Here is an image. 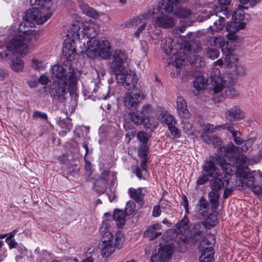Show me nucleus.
<instances>
[{
	"label": "nucleus",
	"instance_id": "obj_1",
	"mask_svg": "<svg viewBox=\"0 0 262 262\" xmlns=\"http://www.w3.org/2000/svg\"><path fill=\"white\" fill-rule=\"evenodd\" d=\"M63 55L67 58L61 65L56 64L52 67V78L55 81L51 89V95L61 102L65 99L66 88L70 95L76 94L79 73L73 67L71 60L77 55L76 50L71 43H66L62 49Z\"/></svg>",
	"mask_w": 262,
	"mask_h": 262
},
{
	"label": "nucleus",
	"instance_id": "obj_2",
	"mask_svg": "<svg viewBox=\"0 0 262 262\" xmlns=\"http://www.w3.org/2000/svg\"><path fill=\"white\" fill-rule=\"evenodd\" d=\"M26 23L20 24L19 30L23 32L26 37L22 35L14 36L8 43L7 50L0 53V58L11 59L12 55L15 54L20 56L26 55L29 52L28 45L25 42L26 39L30 41H35L37 40L41 34V32L37 30L31 28L25 29Z\"/></svg>",
	"mask_w": 262,
	"mask_h": 262
},
{
	"label": "nucleus",
	"instance_id": "obj_3",
	"mask_svg": "<svg viewBox=\"0 0 262 262\" xmlns=\"http://www.w3.org/2000/svg\"><path fill=\"white\" fill-rule=\"evenodd\" d=\"M99 31V25L94 23H90L86 28H84L83 35H86L90 39L87 41L88 47L85 53L91 59L98 57L108 59L112 55V51L107 40L99 41L94 39Z\"/></svg>",
	"mask_w": 262,
	"mask_h": 262
},
{
	"label": "nucleus",
	"instance_id": "obj_4",
	"mask_svg": "<svg viewBox=\"0 0 262 262\" xmlns=\"http://www.w3.org/2000/svg\"><path fill=\"white\" fill-rule=\"evenodd\" d=\"M234 84L233 78L230 75H224L220 78V81H217L213 89L214 99L217 102L222 101L227 97H233L238 95L233 86Z\"/></svg>",
	"mask_w": 262,
	"mask_h": 262
},
{
	"label": "nucleus",
	"instance_id": "obj_5",
	"mask_svg": "<svg viewBox=\"0 0 262 262\" xmlns=\"http://www.w3.org/2000/svg\"><path fill=\"white\" fill-rule=\"evenodd\" d=\"M152 111L153 108L150 104H144L140 110L129 112L126 116V120L128 123H133L137 126L142 125L146 120L149 119V115Z\"/></svg>",
	"mask_w": 262,
	"mask_h": 262
},
{
	"label": "nucleus",
	"instance_id": "obj_6",
	"mask_svg": "<svg viewBox=\"0 0 262 262\" xmlns=\"http://www.w3.org/2000/svg\"><path fill=\"white\" fill-rule=\"evenodd\" d=\"M52 15V13L48 12L46 14L41 16L40 15V11L37 8H33L32 9L27 10L24 16V22L26 23L27 28L28 25L33 24L35 21L38 25H42Z\"/></svg>",
	"mask_w": 262,
	"mask_h": 262
},
{
	"label": "nucleus",
	"instance_id": "obj_7",
	"mask_svg": "<svg viewBox=\"0 0 262 262\" xmlns=\"http://www.w3.org/2000/svg\"><path fill=\"white\" fill-rule=\"evenodd\" d=\"M145 96L143 92L137 88L134 91L133 95L130 92L126 93L123 98V103L128 110L134 111L138 107L140 102L145 99Z\"/></svg>",
	"mask_w": 262,
	"mask_h": 262
},
{
	"label": "nucleus",
	"instance_id": "obj_8",
	"mask_svg": "<svg viewBox=\"0 0 262 262\" xmlns=\"http://www.w3.org/2000/svg\"><path fill=\"white\" fill-rule=\"evenodd\" d=\"M136 207L135 203L133 201H129L126 203L125 211L122 210H115L112 216L113 220L116 222V225L119 228H122L125 223L126 215H132Z\"/></svg>",
	"mask_w": 262,
	"mask_h": 262
},
{
	"label": "nucleus",
	"instance_id": "obj_9",
	"mask_svg": "<svg viewBox=\"0 0 262 262\" xmlns=\"http://www.w3.org/2000/svg\"><path fill=\"white\" fill-rule=\"evenodd\" d=\"M116 79L118 83L122 84L128 90H134L135 91L138 88L137 84L138 79L133 71H125L122 74H117Z\"/></svg>",
	"mask_w": 262,
	"mask_h": 262
},
{
	"label": "nucleus",
	"instance_id": "obj_10",
	"mask_svg": "<svg viewBox=\"0 0 262 262\" xmlns=\"http://www.w3.org/2000/svg\"><path fill=\"white\" fill-rule=\"evenodd\" d=\"M173 251V247L171 244L161 245L158 253L151 256V260H158V262H168L171 259Z\"/></svg>",
	"mask_w": 262,
	"mask_h": 262
},
{
	"label": "nucleus",
	"instance_id": "obj_11",
	"mask_svg": "<svg viewBox=\"0 0 262 262\" xmlns=\"http://www.w3.org/2000/svg\"><path fill=\"white\" fill-rule=\"evenodd\" d=\"M111 215L109 213H105L104 215L103 221L101 227L100 228V232L102 234L101 242L102 244L113 243V236L111 232L107 231L110 227V224L107 223L108 221L111 220Z\"/></svg>",
	"mask_w": 262,
	"mask_h": 262
},
{
	"label": "nucleus",
	"instance_id": "obj_12",
	"mask_svg": "<svg viewBox=\"0 0 262 262\" xmlns=\"http://www.w3.org/2000/svg\"><path fill=\"white\" fill-rule=\"evenodd\" d=\"M174 5L170 0H161L158 4L157 8H153V15L160 13L161 15L174 12Z\"/></svg>",
	"mask_w": 262,
	"mask_h": 262
},
{
	"label": "nucleus",
	"instance_id": "obj_13",
	"mask_svg": "<svg viewBox=\"0 0 262 262\" xmlns=\"http://www.w3.org/2000/svg\"><path fill=\"white\" fill-rule=\"evenodd\" d=\"M229 183V177L225 174L223 176L222 174H218V176L213 178L210 182L211 188L217 191L227 187Z\"/></svg>",
	"mask_w": 262,
	"mask_h": 262
},
{
	"label": "nucleus",
	"instance_id": "obj_14",
	"mask_svg": "<svg viewBox=\"0 0 262 262\" xmlns=\"http://www.w3.org/2000/svg\"><path fill=\"white\" fill-rule=\"evenodd\" d=\"M225 116L227 120L232 122L243 119L245 114L243 111L238 106H234L226 111Z\"/></svg>",
	"mask_w": 262,
	"mask_h": 262
},
{
	"label": "nucleus",
	"instance_id": "obj_15",
	"mask_svg": "<svg viewBox=\"0 0 262 262\" xmlns=\"http://www.w3.org/2000/svg\"><path fill=\"white\" fill-rule=\"evenodd\" d=\"M155 24L163 28H172L174 25V19L172 16L164 14L156 17Z\"/></svg>",
	"mask_w": 262,
	"mask_h": 262
},
{
	"label": "nucleus",
	"instance_id": "obj_16",
	"mask_svg": "<svg viewBox=\"0 0 262 262\" xmlns=\"http://www.w3.org/2000/svg\"><path fill=\"white\" fill-rule=\"evenodd\" d=\"M210 23L213 25L209 26V29L212 32H219L222 30L225 26V19L222 17L218 16L217 14L212 13L209 16Z\"/></svg>",
	"mask_w": 262,
	"mask_h": 262
},
{
	"label": "nucleus",
	"instance_id": "obj_17",
	"mask_svg": "<svg viewBox=\"0 0 262 262\" xmlns=\"http://www.w3.org/2000/svg\"><path fill=\"white\" fill-rule=\"evenodd\" d=\"M177 112L181 117L188 119L190 116L189 112L187 108L186 100L181 96L177 99Z\"/></svg>",
	"mask_w": 262,
	"mask_h": 262
},
{
	"label": "nucleus",
	"instance_id": "obj_18",
	"mask_svg": "<svg viewBox=\"0 0 262 262\" xmlns=\"http://www.w3.org/2000/svg\"><path fill=\"white\" fill-rule=\"evenodd\" d=\"M83 25L81 23L74 21L70 27L69 33L67 35L74 39H80L81 35L83 34L84 28H81Z\"/></svg>",
	"mask_w": 262,
	"mask_h": 262
},
{
	"label": "nucleus",
	"instance_id": "obj_19",
	"mask_svg": "<svg viewBox=\"0 0 262 262\" xmlns=\"http://www.w3.org/2000/svg\"><path fill=\"white\" fill-rule=\"evenodd\" d=\"M219 169L215 165L214 162L212 161H206L203 166V171L210 178H214L218 176Z\"/></svg>",
	"mask_w": 262,
	"mask_h": 262
},
{
	"label": "nucleus",
	"instance_id": "obj_20",
	"mask_svg": "<svg viewBox=\"0 0 262 262\" xmlns=\"http://www.w3.org/2000/svg\"><path fill=\"white\" fill-rule=\"evenodd\" d=\"M209 208V203L207 200L202 197L199 200L196 205V213L199 217L202 218L206 216L208 214Z\"/></svg>",
	"mask_w": 262,
	"mask_h": 262
},
{
	"label": "nucleus",
	"instance_id": "obj_21",
	"mask_svg": "<svg viewBox=\"0 0 262 262\" xmlns=\"http://www.w3.org/2000/svg\"><path fill=\"white\" fill-rule=\"evenodd\" d=\"M158 118L161 123L166 124L168 127L172 125H176L177 123L175 117L165 111L161 112Z\"/></svg>",
	"mask_w": 262,
	"mask_h": 262
},
{
	"label": "nucleus",
	"instance_id": "obj_22",
	"mask_svg": "<svg viewBox=\"0 0 262 262\" xmlns=\"http://www.w3.org/2000/svg\"><path fill=\"white\" fill-rule=\"evenodd\" d=\"M151 14L146 13L143 14L141 16H139L138 17H135L132 20H129L126 21L124 23V26L126 27H136L139 24L143 23H145L144 21V19H148L151 17Z\"/></svg>",
	"mask_w": 262,
	"mask_h": 262
},
{
	"label": "nucleus",
	"instance_id": "obj_23",
	"mask_svg": "<svg viewBox=\"0 0 262 262\" xmlns=\"http://www.w3.org/2000/svg\"><path fill=\"white\" fill-rule=\"evenodd\" d=\"M128 191L130 197L132 199L140 205L143 204L145 195L142 192V188H138V189L130 188Z\"/></svg>",
	"mask_w": 262,
	"mask_h": 262
},
{
	"label": "nucleus",
	"instance_id": "obj_24",
	"mask_svg": "<svg viewBox=\"0 0 262 262\" xmlns=\"http://www.w3.org/2000/svg\"><path fill=\"white\" fill-rule=\"evenodd\" d=\"M79 7L83 13L87 16L94 19H97L99 17V15L96 10L90 7L87 4L83 2H79Z\"/></svg>",
	"mask_w": 262,
	"mask_h": 262
},
{
	"label": "nucleus",
	"instance_id": "obj_25",
	"mask_svg": "<svg viewBox=\"0 0 262 262\" xmlns=\"http://www.w3.org/2000/svg\"><path fill=\"white\" fill-rule=\"evenodd\" d=\"M248 7L239 5L237 9L234 11L232 14V19L235 24L240 23L241 21L245 20V13L244 10H247Z\"/></svg>",
	"mask_w": 262,
	"mask_h": 262
},
{
	"label": "nucleus",
	"instance_id": "obj_26",
	"mask_svg": "<svg viewBox=\"0 0 262 262\" xmlns=\"http://www.w3.org/2000/svg\"><path fill=\"white\" fill-rule=\"evenodd\" d=\"M232 137L233 138L234 141L237 145H242V150L243 151H247L248 149V147L247 145V144L250 142L249 140L244 141L242 137V134L238 130H236L235 132H234L233 134H232Z\"/></svg>",
	"mask_w": 262,
	"mask_h": 262
},
{
	"label": "nucleus",
	"instance_id": "obj_27",
	"mask_svg": "<svg viewBox=\"0 0 262 262\" xmlns=\"http://www.w3.org/2000/svg\"><path fill=\"white\" fill-rule=\"evenodd\" d=\"M214 249L212 246L205 248L199 257L200 262H211L213 258Z\"/></svg>",
	"mask_w": 262,
	"mask_h": 262
},
{
	"label": "nucleus",
	"instance_id": "obj_28",
	"mask_svg": "<svg viewBox=\"0 0 262 262\" xmlns=\"http://www.w3.org/2000/svg\"><path fill=\"white\" fill-rule=\"evenodd\" d=\"M110 68L111 71L115 74L116 78H117V74H122L124 73L125 69L124 63L114 59L110 62Z\"/></svg>",
	"mask_w": 262,
	"mask_h": 262
},
{
	"label": "nucleus",
	"instance_id": "obj_29",
	"mask_svg": "<svg viewBox=\"0 0 262 262\" xmlns=\"http://www.w3.org/2000/svg\"><path fill=\"white\" fill-rule=\"evenodd\" d=\"M107 185V180L105 178H99L97 179L94 185V189L99 193H103Z\"/></svg>",
	"mask_w": 262,
	"mask_h": 262
},
{
	"label": "nucleus",
	"instance_id": "obj_30",
	"mask_svg": "<svg viewBox=\"0 0 262 262\" xmlns=\"http://www.w3.org/2000/svg\"><path fill=\"white\" fill-rule=\"evenodd\" d=\"M220 196L219 191L212 189L208 194L210 202L211 203V207L213 209H216L219 206V199Z\"/></svg>",
	"mask_w": 262,
	"mask_h": 262
},
{
	"label": "nucleus",
	"instance_id": "obj_31",
	"mask_svg": "<svg viewBox=\"0 0 262 262\" xmlns=\"http://www.w3.org/2000/svg\"><path fill=\"white\" fill-rule=\"evenodd\" d=\"M191 14V10L186 7H178L174 10V15L180 18H188Z\"/></svg>",
	"mask_w": 262,
	"mask_h": 262
},
{
	"label": "nucleus",
	"instance_id": "obj_32",
	"mask_svg": "<svg viewBox=\"0 0 262 262\" xmlns=\"http://www.w3.org/2000/svg\"><path fill=\"white\" fill-rule=\"evenodd\" d=\"M217 222V216L215 214H210L204 221L202 222V224L205 229H210L212 227L214 226Z\"/></svg>",
	"mask_w": 262,
	"mask_h": 262
},
{
	"label": "nucleus",
	"instance_id": "obj_33",
	"mask_svg": "<svg viewBox=\"0 0 262 262\" xmlns=\"http://www.w3.org/2000/svg\"><path fill=\"white\" fill-rule=\"evenodd\" d=\"M255 181L254 176L252 173H246L242 178H241L242 187H250L254 184Z\"/></svg>",
	"mask_w": 262,
	"mask_h": 262
},
{
	"label": "nucleus",
	"instance_id": "obj_34",
	"mask_svg": "<svg viewBox=\"0 0 262 262\" xmlns=\"http://www.w3.org/2000/svg\"><path fill=\"white\" fill-rule=\"evenodd\" d=\"M172 43L173 41L170 38H166L162 40L161 47L166 54H169L171 52H172V54H176V52H173Z\"/></svg>",
	"mask_w": 262,
	"mask_h": 262
},
{
	"label": "nucleus",
	"instance_id": "obj_35",
	"mask_svg": "<svg viewBox=\"0 0 262 262\" xmlns=\"http://www.w3.org/2000/svg\"><path fill=\"white\" fill-rule=\"evenodd\" d=\"M237 147L232 143L228 144L226 146L221 148V151H223V155L225 157H230L234 156L237 150Z\"/></svg>",
	"mask_w": 262,
	"mask_h": 262
},
{
	"label": "nucleus",
	"instance_id": "obj_36",
	"mask_svg": "<svg viewBox=\"0 0 262 262\" xmlns=\"http://www.w3.org/2000/svg\"><path fill=\"white\" fill-rule=\"evenodd\" d=\"M193 86L197 91H200L206 88V82L204 77L199 76L195 77L193 82Z\"/></svg>",
	"mask_w": 262,
	"mask_h": 262
},
{
	"label": "nucleus",
	"instance_id": "obj_37",
	"mask_svg": "<svg viewBox=\"0 0 262 262\" xmlns=\"http://www.w3.org/2000/svg\"><path fill=\"white\" fill-rule=\"evenodd\" d=\"M127 59V55L124 51L121 50H116L115 51L113 55V59L118 61V62H121L122 63H124Z\"/></svg>",
	"mask_w": 262,
	"mask_h": 262
},
{
	"label": "nucleus",
	"instance_id": "obj_38",
	"mask_svg": "<svg viewBox=\"0 0 262 262\" xmlns=\"http://www.w3.org/2000/svg\"><path fill=\"white\" fill-rule=\"evenodd\" d=\"M188 222V217L186 215H185L183 219L176 224L177 230L182 233H183V232H185L189 228Z\"/></svg>",
	"mask_w": 262,
	"mask_h": 262
},
{
	"label": "nucleus",
	"instance_id": "obj_39",
	"mask_svg": "<svg viewBox=\"0 0 262 262\" xmlns=\"http://www.w3.org/2000/svg\"><path fill=\"white\" fill-rule=\"evenodd\" d=\"M224 38L219 35L217 36L211 37L208 43L210 46L216 47L220 48L224 46Z\"/></svg>",
	"mask_w": 262,
	"mask_h": 262
},
{
	"label": "nucleus",
	"instance_id": "obj_40",
	"mask_svg": "<svg viewBox=\"0 0 262 262\" xmlns=\"http://www.w3.org/2000/svg\"><path fill=\"white\" fill-rule=\"evenodd\" d=\"M115 250L113 243L103 244L102 245L101 254L104 257H108Z\"/></svg>",
	"mask_w": 262,
	"mask_h": 262
},
{
	"label": "nucleus",
	"instance_id": "obj_41",
	"mask_svg": "<svg viewBox=\"0 0 262 262\" xmlns=\"http://www.w3.org/2000/svg\"><path fill=\"white\" fill-rule=\"evenodd\" d=\"M11 69L15 72L21 71L24 68L23 60L19 58L13 59L11 64Z\"/></svg>",
	"mask_w": 262,
	"mask_h": 262
},
{
	"label": "nucleus",
	"instance_id": "obj_42",
	"mask_svg": "<svg viewBox=\"0 0 262 262\" xmlns=\"http://www.w3.org/2000/svg\"><path fill=\"white\" fill-rule=\"evenodd\" d=\"M162 234L161 232H158L154 229L148 227L144 231V235L149 238V240H153Z\"/></svg>",
	"mask_w": 262,
	"mask_h": 262
},
{
	"label": "nucleus",
	"instance_id": "obj_43",
	"mask_svg": "<svg viewBox=\"0 0 262 262\" xmlns=\"http://www.w3.org/2000/svg\"><path fill=\"white\" fill-rule=\"evenodd\" d=\"M124 241V234L121 231H118L115 236L114 247L121 248Z\"/></svg>",
	"mask_w": 262,
	"mask_h": 262
},
{
	"label": "nucleus",
	"instance_id": "obj_44",
	"mask_svg": "<svg viewBox=\"0 0 262 262\" xmlns=\"http://www.w3.org/2000/svg\"><path fill=\"white\" fill-rule=\"evenodd\" d=\"M149 151V147L145 144H141L139 146L138 150V156L143 158H147V154Z\"/></svg>",
	"mask_w": 262,
	"mask_h": 262
},
{
	"label": "nucleus",
	"instance_id": "obj_45",
	"mask_svg": "<svg viewBox=\"0 0 262 262\" xmlns=\"http://www.w3.org/2000/svg\"><path fill=\"white\" fill-rule=\"evenodd\" d=\"M137 138L138 140L142 143L141 144L147 145L149 139V136L146 132L143 131H140L137 133Z\"/></svg>",
	"mask_w": 262,
	"mask_h": 262
},
{
	"label": "nucleus",
	"instance_id": "obj_46",
	"mask_svg": "<svg viewBox=\"0 0 262 262\" xmlns=\"http://www.w3.org/2000/svg\"><path fill=\"white\" fill-rule=\"evenodd\" d=\"M31 66L35 70H41L45 68L46 64L42 61L33 58L32 60Z\"/></svg>",
	"mask_w": 262,
	"mask_h": 262
},
{
	"label": "nucleus",
	"instance_id": "obj_47",
	"mask_svg": "<svg viewBox=\"0 0 262 262\" xmlns=\"http://www.w3.org/2000/svg\"><path fill=\"white\" fill-rule=\"evenodd\" d=\"M94 93H96V97L99 99H106L108 93L107 90H103L102 88H98L97 90L94 89Z\"/></svg>",
	"mask_w": 262,
	"mask_h": 262
},
{
	"label": "nucleus",
	"instance_id": "obj_48",
	"mask_svg": "<svg viewBox=\"0 0 262 262\" xmlns=\"http://www.w3.org/2000/svg\"><path fill=\"white\" fill-rule=\"evenodd\" d=\"M206 52L208 57L211 59L217 58L220 54V51L217 49L208 48Z\"/></svg>",
	"mask_w": 262,
	"mask_h": 262
},
{
	"label": "nucleus",
	"instance_id": "obj_49",
	"mask_svg": "<svg viewBox=\"0 0 262 262\" xmlns=\"http://www.w3.org/2000/svg\"><path fill=\"white\" fill-rule=\"evenodd\" d=\"M168 128L173 138H179L181 136V132L176 127V125H172Z\"/></svg>",
	"mask_w": 262,
	"mask_h": 262
},
{
	"label": "nucleus",
	"instance_id": "obj_50",
	"mask_svg": "<svg viewBox=\"0 0 262 262\" xmlns=\"http://www.w3.org/2000/svg\"><path fill=\"white\" fill-rule=\"evenodd\" d=\"M230 28H231V26H229V25L227 26L226 29L228 30V31L229 32L226 35L227 38L229 40H236L237 36H236L235 32L234 31H232L230 29Z\"/></svg>",
	"mask_w": 262,
	"mask_h": 262
},
{
	"label": "nucleus",
	"instance_id": "obj_51",
	"mask_svg": "<svg viewBox=\"0 0 262 262\" xmlns=\"http://www.w3.org/2000/svg\"><path fill=\"white\" fill-rule=\"evenodd\" d=\"M212 135H213L212 134L206 133L204 132L201 136V138L204 142L206 143L207 144H210L211 143V139Z\"/></svg>",
	"mask_w": 262,
	"mask_h": 262
},
{
	"label": "nucleus",
	"instance_id": "obj_52",
	"mask_svg": "<svg viewBox=\"0 0 262 262\" xmlns=\"http://www.w3.org/2000/svg\"><path fill=\"white\" fill-rule=\"evenodd\" d=\"M220 165L222 167V169L226 173H229L231 171V165L230 164L224 161H222L220 162Z\"/></svg>",
	"mask_w": 262,
	"mask_h": 262
},
{
	"label": "nucleus",
	"instance_id": "obj_53",
	"mask_svg": "<svg viewBox=\"0 0 262 262\" xmlns=\"http://www.w3.org/2000/svg\"><path fill=\"white\" fill-rule=\"evenodd\" d=\"M211 144H212L214 147H220L222 144V140L220 138L215 135H213L212 137Z\"/></svg>",
	"mask_w": 262,
	"mask_h": 262
},
{
	"label": "nucleus",
	"instance_id": "obj_54",
	"mask_svg": "<svg viewBox=\"0 0 262 262\" xmlns=\"http://www.w3.org/2000/svg\"><path fill=\"white\" fill-rule=\"evenodd\" d=\"M210 177L202 173V176L200 177L196 181V184L198 185H203L206 183L208 181H209Z\"/></svg>",
	"mask_w": 262,
	"mask_h": 262
},
{
	"label": "nucleus",
	"instance_id": "obj_55",
	"mask_svg": "<svg viewBox=\"0 0 262 262\" xmlns=\"http://www.w3.org/2000/svg\"><path fill=\"white\" fill-rule=\"evenodd\" d=\"M33 117L35 119L39 118L43 120H48L47 114L40 111H35L33 113Z\"/></svg>",
	"mask_w": 262,
	"mask_h": 262
},
{
	"label": "nucleus",
	"instance_id": "obj_56",
	"mask_svg": "<svg viewBox=\"0 0 262 262\" xmlns=\"http://www.w3.org/2000/svg\"><path fill=\"white\" fill-rule=\"evenodd\" d=\"M252 191L255 194L258 195L262 194V187L258 185H253L250 187Z\"/></svg>",
	"mask_w": 262,
	"mask_h": 262
},
{
	"label": "nucleus",
	"instance_id": "obj_57",
	"mask_svg": "<svg viewBox=\"0 0 262 262\" xmlns=\"http://www.w3.org/2000/svg\"><path fill=\"white\" fill-rule=\"evenodd\" d=\"M219 4L220 5L221 11H226L227 10L226 6L229 5L231 3V0H218Z\"/></svg>",
	"mask_w": 262,
	"mask_h": 262
},
{
	"label": "nucleus",
	"instance_id": "obj_58",
	"mask_svg": "<svg viewBox=\"0 0 262 262\" xmlns=\"http://www.w3.org/2000/svg\"><path fill=\"white\" fill-rule=\"evenodd\" d=\"M46 2L44 0H30V4L31 6H43L45 3Z\"/></svg>",
	"mask_w": 262,
	"mask_h": 262
},
{
	"label": "nucleus",
	"instance_id": "obj_59",
	"mask_svg": "<svg viewBox=\"0 0 262 262\" xmlns=\"http://www.w3.org/2000/svg\"><path fill=\"white\" fill-rule=\"evenodd\" d=\"M135 173L136 176L139 179H144L143 177V175L146 173L145 171H143L142 169L140 168L139 167H136V170H135Z\"/></svg>",
	"mask_w": 262,
	"mask_h": 262
},
{
	"label": "nucleus",
	"instance_id": "obj_60",
	"mask_svg": "<svg viewBox=\"0 0 262 262\" xmlns=\"http://www.w3.org/2000/svg\"><path fill=\"white\" fill-rule=\"evenodd\" d=\"M173 64L175 66L176 72L173 73L171 72V75L173 77H174L180 74V66H179L177 61H175V62L173 63Z\"/></svg>",
	"mask_w": 262,
	"mask_h": 262
},
{
	"label": "nucleus",
	"instance_id": "obj_61",
	"mask_svg": "<svg viewBox=\"0 0 262 262\" xmlns=\"http://www.w3.org/2000/svg\"><path fill=\"white\" fill-rule=\"evenodd\" d=\"M215 129L216 128L215 127H214L213 125H211L210 124H208L205 126V127L204 128V132L206 133H208V134H211V133H212L214 132Z\"/></svg>",
	"mask_w": 262,
	"mask_h": 262
},
{
	"label": "nucleus",
	"instance_id": "obj_62",
	"mask_svg": "<svg viewBox=\"0 0 262 262\" xmlns=\"http://www.w3.org/2000/svg\"><path fill=\"white\" fill-rule=\"evenodd\" d=\"M223 128L225 129H227L228 132H229L231 134H233L234 132H235L236 130L234 129V127L232 125H230L229 123H226L223 125Z\"/></svg>",
	"mask_w": 262,
	"mask_h": 262
},
{
	"label": "nucleus",
	"instance_id": "obj_63",
	"mask_svg": "<svg viewBox=\"0 0 262 262\" xmlns=\"http://www.w3.org/2000/svg\"><path fill=\"white\" fill-rule=\"evenodd\" d=\"M38 82L40 84L42 85H46L48 84L49 82V79L48 77L45 76V75H42L40 76L38 79Z\"/></svg>",
	"mask_w": 262,
	"mask_h": 262
},
{
	"label": "nucleus",
	"instance_id": "obj_64",
	"mask_svg": "<svg viewBox=\"0 0 262 262\" xmlns=\"http://www.w3.org/2000/svg\"><path fill=\"white\" fill-rule=\"evenodd\" d=\"M161 211L160 206H155L152 210V216L154 217L159 216L161 214Z\"/></svg>",
	"mask_w": 262,
	"mask_h": 262
}]
</instances>
